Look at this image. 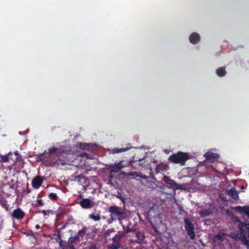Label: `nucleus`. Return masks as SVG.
I'll list each match as a JSON object with an SVG mask.
<instances>
[{
  "instance_id": "11",
  "label": "nucleus",
  "mask_w": 249,
  "mask_h": 249,
  "mask_svg": "<svg viewBox=\"0 0 249 249\" xmlns=\"http://www.w3.org/2000/svg\"><path fill=\"white\" fill-rule=\"evenodd\" d=\"M24 216V212L20 208H17L14 210L12 214V216L17 220L22 219Z\"/></svg>"
},
{
  "instance_id": "13",
  "label": "nucleus",
  "mask_w": 249,
  "mask_h": 249,
  "mask_svg": "<svg viewBox=\"0 0 249 249\" xmlns=\"http://www.w3.org/2000/svg\"><path fill=\"white\" fill-rule=\"evenodd\" d=\"M189 41L193 44H196L198 43L200 40V36L197 33H193L189 36Z\"/></svg>"
},
{
  "instance_id": "23",
  "label": "nucleus",
  "mask_w": 249,
  "mask_h": 249,
  "mask_svg": "<svg viewBox=\"0 0 249 249\" xmlns=\"http://www.w3.org/2000/svg\"><path fill=\"white\" fill-rule=\"evenodd\" d=\"M199 214L201 217H207L209 216L211 213V212L209 210L200 211L199 212Z\"/></svg>"
},
{
  "instance_id": "10",
  "label": "nucleus",
  "mask_w": 249,
  "mask_h": 249,
  "mask_svg": "<svg viewBox=\"0 0 249 249\" xmlns=\"http://www.w3.org/2000/svg\"><path fill=\"white\" fill-rule=\"evenodd\" d=\"M135 232H136L135 235H136V237L137 238V239L134 240V239H131L130 240L131 243H138V244L142 243L143 242V241L145 237L144 233L140 231H136Z\"/></svg>"
},
{
  "instance_id": "8",
  "label": "nucleus",
  "mask_w": 249,
  "mask_h": 249,
  "mask_svg": "<svg viewBox=\"0 0 249 249\" xmlns=\"http://www.w3.org/2000/svg\"><path fill=\"white\" fill-rule=\"evenodd\" d=\"M124 160H121L117 163L109 165L108 168L110 169V173H117L119 172L122 169L127 166L126 164L124 163Z\"/></svg>"
},
{
  "instance_id": "20",
  "label": "nucleus",
  "mask_w": 249,
  "mask_h": 249,
  "mask_svg": "<svg viewBox=\"0 0 249 249\" xmlns=\"http://www.w3.org/2000/svg\"><path fill=\"white\" fill-rule=\"evenodd\" d=\"M228 195L232 198L237 200L239 198L237 191L234 188H231L228 192Z\"/></svg>"
},
{
  "instance_id": "26",
  "label": "nucleus",
  "mask_w": 249,
  "mask_h": 249,
  "mask_svg": "<svg viewBox=\"0 0 249 249\" xmlns=\"http://www.w3.org/2000/svg\"><path fill=\"white\" fill-rule=\"evenodd\" d=\"M56 241L59 243V246L62 247L63 240L61 239L60 233L58 232L57 234V238H56Z\"/></svg>"
},
{
  "instance_id": "14",
  "label": "nucleus",
  "mask_w": 249,
  "mask_h": 249,
  "mask_svg": "<svg viewBox=\"0 0 249 249\" xmlns=\"http://www.w3.org/2000/svg\"><path fill=\"white\" fill-rule=\"evenodd\" d=\"M47 152L53 158H55V157L57 158L56 156L59 157L61 153L60 148H58L54 147L49 148Z\"/></svg>"
},
{
  "instance_id": "32",
  "label": "nucleus",
  "mask_w": 249,
  "mask_h": 249,
  "mask_svg": "<svg viewBox=\"0 0 249 249\" xmlns=\"http://www.w3.org/2000/svg\"><path fill=\"white\" fill-rule=\"evenodd\" d=\"M126 231L127 233H128V232H132V231H136V230L133 228H127V229H126Z\"/></svg>"
},
{
  "instance_id": "33",
  "label": "nucleus",
  "mask_w": 249,
  "mask_h": 249,
  "mask_svg": "<svg viewBox=\"0 0 249 249\" xmlns=\"http://www.w3.org/2000/svg\"><path fill=\"white\" fill-rule=\"evenodd\" d=\"M144 158H142V159H135V158H133V160H131V161H134V162H136V161H142L143 160Z\"/></svg>"
},
{
  "instance_id": "30",
  "label": "nucleus",
  "mask_w": 249,
  "mask_h": 249,
  "mask_svg": "<svg viewBox=\"0 0 249 249\" xmlns=\"http://www.w3.org/2000/svg\"><path fill=\"white\" fill-rule=\"evenodd\" d=\"M85 233V231L84 230H80L76 235H78V237L80 238V237H83Z\"/></svg>"
},
{
  "instance_id": "27",
  "label": "nucleus",
  "mask_w": 249,
  "mask_h": 249,
  "mask_svg": "<svg viewBox=\"0 0 249 249\" xmlns=\"http://www.w3.org/2000/svg\"><path fill=\"white\" fill-rule=\"evenodd\" d=\"M35 206H42L44 205V202L41 199H37L36 201Z\"/></svg>"
},
{
  "instance_id": "5",
  "label": "nucleus",
  "mask_w": 249,
  "mask_h": 249,
  "mask_svg": "<svg viewBox=\"0 0 249 249\" xmlns=\"http://www.w3.org/2000/svg\"><path fill=\"white\" fill-rule=\"evenodd\" d=\"M163 181L166 184L168 187L175 190H180L182 189L181 185L178 184L175 180L171 179L167 176H164Z\"/></svg>"
},
{
  "instance_id": "18",
  "label": "nucleus",
  "mask_w": 249,
  "mask_h": 249,
  "mask_svg": "<svg viewBox=\"0 0 249 249\" xmlns=\"http://www.w3.org/2000/svg\"><path fill=\"white\" fill-rule=\"evenodd\" d=\"M233 237L235 239L242 240L246 245L249 246V240L247 239V236L244 235V234H243L242 235H240L239 233L237 232L234 233L233 234Z\"/></svg>"
},
{
  "instance_id": "6",
  "label": "nucleus",
  "mask_w": 249,
  "mask_h": 249,
  "mask_svg": "<svg viewBox=\"0 0 249 249\" xmlns=\"http://www.w3.org/2000/svg\"><path fill=\"white\" fill-rule=\"evenodd\" d=\"M239 230L237 233L240 235L244 234L249 238V223L239 221L238 223Z\"/></svg>"
},
{
  "instance_id": "21",
  "label": "nucleus",
  "mask_w": 249,
  "mask_h": 249,
  "mask_svg": "<svg viewBox=\"0 0 249 249\" xmlns=\"http://www.w3.org/2000/svg\"><path fill=\"white\" fill-rule=\"evenodd\" d=\"M226 235L227 234L226 233L219 232L218 234L214 235V239L222 242L226 239Z\"/></svg>"
},
{
  "instance_id": "2",
  "label": "nucleus",
  "mask_w": 249,
  "mask_h": 249,
  "mask_svg": "<svg viewBox=\"0 0 249 249\" xmlns=\"http://www.w3.org/2000/svg\"><path fill=\"white\" fill-rule=\"evenodd\" d=\"M190 158V156L187 153L178 151L176 154L171 155L168 160L172 163H179L181 165H184L186 161Z\"/></svg>"
},
{
  "instance_id": "7",
  "label": "nucleus",
  "mask_w": 249,
  "mask_h": 249,
  "mask_svg": "<svg viewBox=\"0 0 249 249\" xmlns=\"http://www.w3.org/2000/svg\"><path fill=\"white\" fill-rule=\"evenodd\" d=\"M142 183L147 188L150 189H155L157 186L155 178L144 177L142 181Z\"/></svg>"
},
{
  "instance_id": "15",
  "label": "nucleus",
  "mask_w": 249,
  "mask_h": 249,
  "mask_svg": "<svg viewBox=\"0 0 249 249\" xmlns=\"http://www.w3.org/2000/svg\"><path fill=\"white\" fill-rule=\"evenodd\" d=\"M235 210L237 211L241 214H245L248 218H249V205L245 206H237L235 208Z\"/></svg>"
},
{
  "instance_id": "1",
  "label": "nucleus",
  "mask_w": 249,
  "mask_h": 249,
  "mask_svg": "<svg viewBox=\"0 0 249 249\" xmlns=\"http://www.w3.org/2000/svg\"><path fill=\"white\" fill-rule=\"evenodd\" d=\"M36 160L37 161H40L46 166H54L56 164H59V160L56 157L53 158L47 152L44 151L43 153L38 154L36 155Z\"/></svg>"
},
{
  "instance_id": "22",
  "label": "nucleus",
  "mask_w": 249,
  "mask_h": 249,
  "mask_svg": "<svg viewBox=\"0 0 249 249\" xmlns=\"http://www.w3.org/2000/svg\"><path fill=\"white\" fill-rule=\"evenodd\" d=\"M216 73L218 76L222 77L226 75L227 72L224 67H220L216 70Z\"/></svg>"
},
{
  "instance_id": "17",
  "label": "nucleus",
  "mask_w": 249,
  "mask_h": 249,
  "mask_svg": "<svg viewBox=\"0 0 249 249\" xmlns=\"http://www.w3.org/2000/svg\"><path fill=\"white\" fill-rule=\"evenodd\" d=\"M43 183L41 178L38 176L35 178L32 181V186L35 189L39 188Z\"/></svg>"
},
{
  "instance_id": "19",
  "label": "nucleus",
  "mask_w": 249,
  "mask_h": 249,
  "mask_svg": "<svg viewBox=\"0 0 249 249\" xmlns=\"http://www.w3.org/2000/svg\"><path fill=\"white\" fill-rule=\"evenodd\" d=\"M121 238V237L120 235L116 234L112 238L113 244L112 245V247L113 249H118L119 248Z\"/></svg>"
},
{
  "instance_id": "12",
  "label": "nucleus",
  "mask_w": 249,
  "mask_h": 249,
  "mask_svg": "<svg viewBox=\"0 0 249 249\" xmlns=\"http://www.w3.org/2000/svg\"><path fill=\"white\" fill-rule=\"evenodd\" d=\"M204 157L207 160H211L212 162L219 158V155L218 154L209 151L205 154Z\"/></svg>"
},
{
  "instance_id": "35",
  "label": "nucleus",
  "mask_w": 249,
  "mask_h": 249,
  "mask_svg": "<svg viewBox=\"0 0 249 249\" xmlns=\"http://www.w3.org/2000/svg\"><path fill=\"white\" fill-rule=\"evenodd\" d=\"M35 227H36V229H39L40 228V227L39 225H36Z\"/></svg>"
},
{
  "instance_id": "34",
  "label": "nucleus",
  "mask_w": 249,
  "mask_h": 249,
  "mask_svg": "<svg viewBox=\"0 0 249 249\" xmlns=\"http://www.w3.org/2000/svg\"><path fill=\"white\" fill-rule=\"evenodd\" d=\"M41 213H43L44 215H46L48 214V212H47L46 210H42Z\"/></svg>"
},
{
  "instance_id": "31",
  "label": "nucleus",
  "mask_w": 249,
  "mask_h": 249,
  "mask_svg": "<svg viewBox=\"0 0 249 249\" xmlns=\"http://www.w3.org/2000/svg\"><path fill=\"white\" fill-rule=\"evenodd\" d=\"M127 149H127V148H121V149L115 148V149L113 150V152H114V153H118L120 152H123L125 151Z\"/></svg>"
},
{
  "instance_id": "25",
  "label": "nucleus",
  "mask_w": 249,
  "mask_h": 249,
  "mask_svg": "<svg viewBox=\"0 0 249 249\" xmlns=\"http://www.w3.org/2000/svg\"><path fill=\"white\" fill-rule=\"evenodd\" d=\"M89 218L92 219L95 221H100L101 219V215L100 214L94 215L91 214L89 215Z\"/></svg>"
},
{
  "instance_id": "9",
  "label": "nucleus",
  "mask_w": 249,
  "mask_h": 249,
  "mask_svg": "<svg viewBox=\"0 0 249 249\" xmlns=\"http://www.w3.org/2000/svg\"><path fill=\"white\" fill-rule=\"evenodd\" d=\"M95 202L89 198H84L80 202V206L84 209H89L95 205Z\"/></svg>"
},
{
  "instance_id": "3",
  "label": "nucleus",
  "mask_w": 249,
  "mask_h": 249,
  "mask_svg": "<svg viewBox=\"0 0 249 249\" xmlns=\"http://www.w3.org/2000/svg\"><path fill=\"white\" fill-rule=\"evenodd\" d=\"M109 212L111 218L113 220H118L121 222L125 217V213L121 207L111 206L109 208Z\"/></svg>"
},
{
  "instance_id": "16",
  "label": "nucleus",
  "mask_w": 249,
  "mask_h": 249,
  "mask_svg": "<svg viewBox=\"0 0 249 249\" xmlns=\"http://www.w3.org/2000/svg\"><path fill=\"white\" fill-rule=\"evenodd\" d=\"M80 241V239L78 235L76 234L74 236H71L68 241L69 247L71 249H75L73 246V244Z\"/></svg>"
},
{
  "instance_id": "28",
  "label": "nucleus",
  "mask_w": 249,
  "mask_h": 249,
  "mask_svg": "<svg viewBox=\"0 0 249 249\" xmlns=\"http://www.w3.org/2000/svg\"><path fill=\"white\" fill-rule=\"evenodd\" d=\"M0 205L4 208H7V201L3 198H0Z\"/></svg>"
},
{
  "instance_id": "4",
  "label": "nucleus",
  "mask_w": 249,
  "mask_h": 249,
  "mask_svg": "<svg viewBox=\"0 0 249 249\" xmlns=\"http://www.w3.org/2000/svg\"><path fill=\"white\" fill-rule=\"evenodd\" d=\"M185 229L187 231V234L190 236L191 239L195 238V233L194 231V226L188 218H184Z\"/></svg>"
},
{
  "instance_id": "24",
  "label": "nucleus",
  "mask_w": 249,
  "mask_h": 249,
  "mask_svg": "<svg viewBox=\"0 0 249 249\" xmlns=\"http://www.w3.org/2000/svg\"><path fill=\"white\" fill-rule=\"evenodd\" d=\"M48 197L52 201H56L58 199L57 194L54 193H50L48 195Z\"/></svg>"
},
{
  "instance_id": "29",
  "label": "nucleus",
  "mask_w": 249,
  "mask_h": 249,
  "mask_svg": "<svg viewBox=\"0 0 249 249\" xmlns=\"http://www.w3.org/2000/svg\"><path fill=\"white\" fill-rule=\"evenodd\" d=\"M9 160V157L7 155L1 156L0 159L1 162H6Z\"/></svg>"
}]
</instances>
